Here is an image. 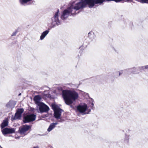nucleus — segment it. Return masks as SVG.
<instances>
[{
	"instance_id": "obj_1",
	"label": "nucleus",
	"mask_w": 148,
	"mask_h": 148,
	"mask_svg": "<svg viewBox=\"0 0 148 148\" xmlns=\"http://www.w3.org/2000/svg\"><path fill=\"white\" fill-rule=\"evenodd\" d=\"M62 96L66 104L70 105L78 99V93L74 91L63 90L62 92Z\"/></svg>"
},
{
	"instance_id": "obj_2",
	"label": "nucleus",
	"mask_w": 148,
	"mask_h": 148,
	"mask_svg": "<svg viewBox=\"0 0 148 148\" xmlns=\"http://www.w3.org/2000/svg\"><path fill=\"white\" fill-rule=\"evenodd\" d=\"M123 0H81L79 2L80 5L79 8H82V9L86 7L88 5L90 8H92L95 4L101 3L103 1H113L116 2H119Z\"/></svg>"
},
{
	"instance_id": "obj_3",
	"label": "nucleus",
	"mask_w": 148,
	"mask_h": 148,
	"mask_svg": "<svg viewBox=\"0 0 148 148\" xmlns=\"http://www.w3.org/2000/svg\"><path fill=\"white\" fill-rule=\"evenodd\" d=\"M51 106L54 112V114L55 118L57 119H61L60 116L63 110L55 104H52Z\"/></svg>"
},
{
	"instance_id": "obj_4",
	"label": "nucleus",
	"mask_w": 148,
	"mask_h": 148,
	"mask_svg": "<svg viewBox=\"0 0 148 148\" xmlns=\"http://www.w3.org/2000/svg\"><path fill=\"white\" fill-rule=\"evenodd\" d=\"M77 110L83 114H88L90 110H88L87 105L85 103L81 104L77 107Z\"/></svg>"
},
{
	"instance_id": "obj_5",
	"label": "nucleus",
	"mask_w": 148,
	"mask_h": 148,
	"mask_svg": "<svg viewBox=\"0 0 148 148\" xmlns=\"http://www.w3.org/2000/svg\"><path fill=\"white\" fill-rule=\"evenodd\" d=\"M31 128L30 125H24L19 128V133L23 136H24L28 134V131Z\"/></svg>"
},
{
	"instance_id": "obj_6",
	"label": "nucleus",
	"mask_w": 148,
	"mask_h": 148,
	"mask_svg": "<svg viewBox=\"0 0 148 148\" xmlns=\"http://www.w3.org/2000/svg\"><path fill=\"white\" fill-rule=\"evenodd\" d=\"M80 4L79 2L76 3L74 6H71L69 8H68L69 11L70 12V14L71 15H75L77 14L76 11L80 9H82V8H79V5Z\"/></svg>"
},
{
	"instance_id": "obj_7",
	"label": "nucleus",
	"mask_w": 148,
	"mask_h": 148,
	"mask_svg": "<svg viewBox=\"0 0 148 148\" xmlns=\"http://www.w3.org/2000/svg\"><path fill=\"white\" fill-rule=\"evenodd\" d=\"M58 13L59 10H57V11L55 14L54 16L52 18V25L53 26H54L56 24L58 25L60 23L58 19Z\"/></svg>"
},
{
	"instance_id": "obj_8",
	"label": "nucleus",
	"mask_w": 148,
	"mask_h": 148,
	"mask_svg": "<svg viewBox=\"0 0 148 148\" xmlns=\"http://www.w3.org/2000/svg\"><path fill=\"white\" fill-rule=\"evenodd\" d=\"M24 110L23 108H21L18 109L17 112L14 116H12V119L13 120L19 119L21 117V114L23 112Z\"/></svg>"
},
{
	"instance_id": "obj_9",
	"label": "nucleus",
	"mask_w": 148,
	"mask_h": 148,
	"mask_svg": "<svg viewBox=\"0 0 148 148\" xmlns=\"http://www.w3.org/2000/svg\"><path fill=\"white\" fill-rule=\"evenodd\" d=\"M36 118V115L34 114L28 115L24 118L25 123L29 122L34 121Z\"/></svg>"
},
{
	"instance_id": "obj_10",
	"label": "nucleus",
	"mask_w": 148,
	"mask_h": 148,
	"mask_svg": "<svg viewBox=\"0 0 148 148\" xmlns=\"http://www.w3.org/2000/svg\"><path fill=\"white\" fill-rule=\"evenodd\" d=\"M38 106L39 107V110L41 113L47 112L49 110V107L43 103H42Z\"/></svg>"
},
{
	"instance_id": "obj_11",
	"label": "nucleus",
	"mask_w": 148,
	"mask_h": 148,
	"mask_svg": "<svg viewBox=\"0 0 148 148\" xmlns=\"http://www.w3.org/2000/svg\"><path fill=\"white\" fill-rule=\"evenodd\" d=\"M2 134L5 135L8 134L14 133L15 132V129L14 128H6L1 130Z\"/></svg>"
},
{
	"instance_id": "obj_12",
	"label": "nucleus",
	"mask_w": 148,
	"mask_h": 148,
	"mask_svg": "<svg viewBox=\"0 0 148 148\" xmlns=\"http://www.w3.org/2000/svg\"><path fill=\"white\" fill-rule=\"evenodd\" d=\"M70 15V12L69 11V9L67 8L63 12L61 18L62 19L64 20L67 18Z\"/></svg>"
},
{
	"instance_id": "obj_13",
	"label": "nucleus",
	"mask_w": 148,
	"mask_h": 148,
	"mask_svg": "<svg viewBox=\"0 0 148 148\" xmlns=\"http://www.w3.org/2000/svg\"><path fill=\"white\" fill-rule=\"evenodd\" d=\"M41 98L39 95H37L34 97V99L35 103L38 106H39L42 103L40 102Z\"/></svg>"
},
{
	"instance_id": "obj_14",
	"label": "nucleus",
	"mask_w": 148,
	"mask_h": 148,
	"mask_svg": "<svg viewBox=\"0 0 148 148\" xmlns=\"http://www.w3.org/2000/svg\"><path fill=\"white\" fill-rule=\"evenodd\" d=\"M16 104V102L13 101H10L7 104L6 106L8 108L12 109L14 107Z\"/></svg>"
},
{
	"instance_id": "obj_15",
	"label": "nucleus",
	"mask_w": 148,
	"mask_h": 148,
	"mask_svg": "<svg viewBox=\"0 0 148 148\" xmlns=\"http://www.w3.org/2000/svg\"><path fill=\"white\" fill-rule=\"evenodd\" d=\"M58 124L57 123H52L50 124V125L47 129V131L50 132L55 127L56 125Z\"/></svg>"
},
{
	"instance_id": "obj_16",
	"label": "nucleus",
	"mask_w": 148,
	"mask_h": 148,
	"mask_svg": "<svg viewBox=\"0 0 148 148\" xmlns=\"http://www.w3.org/2000/svg\"><path fill=\"white\" fill-rule=\"evenodd\" d=\"M49 31L46 30L42 33L40 37V40H42L49 33Z\"/></svg>"
},
{
	"instance_id": "obj_17",
	"label": "nucleus",
	"mask_w": 148,
	"mask_h": 148,
	"mask_svg": "<svg viewBox=\"0 0 148 148\" xmlns=\"http://www.w3.org/2000/svg\"><path fill=\"white\" fill-rule=\"evenodd\" d=\"M32 0H19L20 3L22 5H25V4L30 3V2Z\"/></svg>"
},
{
	"instance_id": "obj_18",
	"label": "nucleus",
	"mask_w": 148,
	"mask_h": 148,
	"mask_svg": "<svg viewBox=\"0 0 148 148\" xmlns=\"http://www.w3.org/2000/svg\"><path fill=\"white\" fill-rule=\"evenodd\" d=\"M8 122L7 120H3L1 125V127L2 129L3 128L8 125Z\"/></svg>"
},
{
	"instance_id": "obj_19",
	"label": "nucleus",
	"mask_w": 148,
	"mask_h": 148,
	"mask_svg": "<svg viewBox=\"0 0 148 148\" xmlns=\"http://www.w3.org/2000/svg\"><path fill=\"white\" fill-rule=\"evenodd\" d=\"M138 1L142 3H148V0H138Z\"/></svg>"
},
{
	"instance_id": "obj_20",
	"label": "nucleus",
	"mask_w": 148,
	"mask_h": 148,
	"mask_svg": "<svg viewBox=\"0 0 148 148\" xmlns=\"http://www.w3.org/2000/svg\"><path fill=\"white\" fill-rule=\"evenodd\" d=\"M129 139V136L128 135H126L125 137V140L127 142Z\"/></svg>"
},
{
	"instance_id": "obj_21",
	"label": "nucleus",
	"mask_w": 148,
	"mask_h": 148,
	"mask_svg": "<svg viewBox=\"0 0 148 148\" xmlns=\"http://www.w3.org/2000/svg\"><path fill=\"white\" fill-rule=\"evenodd\" d=\"M134 70H135V69L134 68H132L129 69V71L130 72H134L136 71H134Z\"/></svg>"
},
{
	"instance_id": "obj_22",
	"label": "nucleus",
	"mask_w": 148,
	"mask_h": 148,
	"mask_svg": "<svg viewBox=\"0 0 148 148\" xmlns=\"http://www.w3.org/2000/svg\"><path fill=\"white\" fill-rule=\"evenodd\" d=\"M17 33V31H15V32H14L13 33L12 35V36H15L16 34Z\"/></svg>"
},
{
	"instance_id": "obj_23",
	"label": "nucleus",
	"mask_w": 148,
	"mask_h": 148,
	"mask_svg": "<svg viewBox=\"0 0 148 148\" xmlns=\"http://www.w3.org/2000/svg\"><path fill=\"white\" fill-rule=\"evenodd\" d=\"M120 71L119 73V75H120L123 72V71Z\"/></svg>"
},
{
	"instance_id": "obj_24",
	"label": "nucleus",
	"mask_w": 148,
	"mask_h": 148,
	"mask_svg": "<svg viewBox=\"0 0 148 148\" xmlns=\"http://www.w3.org/2000/svg\"><path fill=\"white\" fill-rule=\"evenodd\" d=\"M144 67L146 69H148V65L145 66Z\"/></svg>"
},
{
	"instance_id": "obj_25",
	"label": "nucleus",
	"mask_w": 148,
	"mask_h": 148,
	"mask_svg": "<svg viewBox=\"0 0 148 148\" xmlns=\"http://www.w3.org/2000/svg\"><path fill=\"white\" fill-rule=\"evenodd\" d=\"M91 104L92 106H94V104L93 103H92Z\"/></svg>"
},
{
	"instance_id": "obj_26",
	"label": "nucleus",
	"mask_w": 148,
	"mask_h": 148,
	"mask_svg": "<svg viewBox=\"0 0 148 148\" xmlns=\"http://www.w3.org/2000/svg\"><path fill=\"white\" fill-rule=\"evenodd\" d=\"M21 93H20V94H19V95H21Z\"/></svg>"
},
{
	"instance_id": "obj_27",
	"label": "nucleus",
	"mask_w": 148,
	"mask_h": 148,
	"mask_svg": "<svg viewBox=\"0 0 148 148\" xmlns=\"http://www.w3.org/2000/svg\"><path fill=\"white\" fill-rule=\"evenodd\" d=\"M34 148H36V147H34Z\"/></svg>"
}]
</instances>
